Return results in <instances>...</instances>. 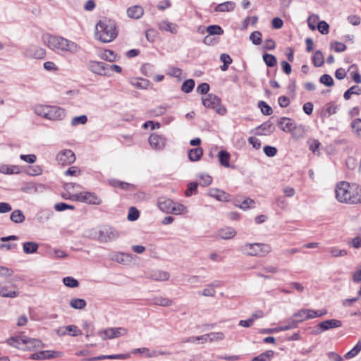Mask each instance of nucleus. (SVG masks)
Listing matches in <instances>:
<instances>
[{
    "label": "nucleus",
    "mask_w": 361,
    "mask_h": 361,
    "mask_svg": "<svg viewBox=\"0 0 361 361\" xmlns=\"http://www.w3.org/2000/svg\"><path fill=\"white\" fill-rule=\"evenodd\" d=\"M336 198L341 203L355 204L361 203V187L346 181L338 183L335 189Z\"/></svg>",
    "instance_id": "obj_1"
},
{
    "label": "nucleus",
    "mask_w": 361,
    "mask_h": 361,
    "mask_svg": "<svg viewBox=\"0 0 361 361\" xmlns=\"http://www.w3.org/2000/svg\"><path fill=\"white\" fill-rule=\"evenodd\" d=\"M43 41L49 49L54 51L75 54L79 49L76 43L60 36L46 35L43 36Z\"/></svg>",
    "instance_id": "obj_2"
},
{
    "label": "nucleus",
    "mask_w": 361,
    "mask_h": 361,
    "mask_svg": "<svg viewBox=\"0 0 361 361\" xmlns=\"http://www.w3.org/2000/svg\"><path fill=\"white\" fill-rule=\"evenodd\" d=\"M117 35L116 24L111 19L104 18L95 26V37L100 42H110L116 37Z\"/></svg>",
    "instance_id": "obj_3"
},
{
    "label": "nucleus",
    "mask_w": 361,
    "mask_h": 361,
    "mask_svg": "<svg viewBox=\"0 0 361 361\" xmlns=\"http://www.w3.org/2000/svg\"><path fill=\"white\" fill-rule=\"evenodd\" d=\"M240 251L245 255L264 257L271 251L270 245L266 243H245Z\"/></svg>",
    "instance_id": "obj_4"
},
{
    "label": "nucleus",
    "mask_w": 361,
    "mask_h": 361,
    "mask_svg": "<svg viewBox=\"0 0 361 361\" xmlns=\"http://www.w3.org/2000/svg\"><path fill=\"white\" fill-rule=\"evenodd\" d=\"M158 207L164 212L174 214H180L185 210L183 204H176L171 200L163 197L159 198Z\"/></svg>",
    "instance_id": "obj_5"
},
{
    "label": "nucleus",
    "mask_w": 361,
    "mask_h": 361,
    "mask_svg": "<svg viewBox=\"0 0 361 361\" xmlns=\"http://www.w3.org/2000/svg\"><path fill=\"white\" fill-rule=\"evenodd\" d=\"M203 105L207 108L213 109L216 114L224 116L226 114V107L221 104V99L214 94H209L205 97L202 98Z\"/></svg>",
    "instance_id": "obj_6"
},
{
    "label": "nucleus",
    "mask_w": 361,
    "mask_h": 361,
    "mask_svg": "<svg viewBox=\"0 0 361 361\" xmlns=\"http://www.w3.org/2000/svg\"><path fill=\"white\" fill-rule=\"evenodd\" d=\"M127 329L122 327L108 328L99 332V336L103 339H112L127 334Z\"/></svg>",
    "instance_id": "obj_7"
},
{
    "label": "nucleus",
    "mask_w": 361,
    "mask_h": 361,
    "mask_svg": "<svg viewBox=\"0 0 361 361\" xmlns=\"http://www.w3.org/2000/svg\"><path fill=\"white\" fill-rule=\"evenodd\" d=\"M75 200L92 204H100L102 203L101 199L95 195L94 193L89 192H82L74 195Z\"/></svg>",
    "instance_id": "obj_8"
},
{
    "label": "nucleus",
    "mask_w": 361,
    "mask_h": 361,
    "mask_svg": "<svg viewBox=\"0 0 361 361\" xmlns=\"http://www.w3.org/2000/svg\"><path fill=\"white\" fill-rule=\"evenodd\" d=\"M342 326V322L338 319H331L323 321L317 324V328L319 331H313V334H319L332 329L340 328Z\"/></svg>",
    "instance_id": "obj_9"
},
{
    "label": "nucleus",
    "mask_w": 361,
    "mask_h": 361,
    "mask_svg": "<svg viewBox=\"0 0 361 361\" xmlns=\"http://www.w3.org/2000/svg\"><path fill=\"white\" fill-rule=\"evenodd\" d=\"M93 237L97 238L101 242H108L116 239L118 237V233L111 227L104 226L99 231L98 235Z\"/></svg>",
    "instance_id": "obj_10"
},
{
    "label": "nucleus",
    "mask_w": 361,
    "mask_h": 361,
    "mask_svg": "<svg viewBox=\"0 0 361 361\" xmlns=\"http://www.w3.org/2000/svg\"><path fill=\"white\" fill-rule=\"evenodd\" d=\"M0 295L4 298H16L18 290L15 284L11 282L0 283Z\"/></svg>",
    "instance_id": "obj_11"
},
{
    "label": "nucleus",
    "mask_w": 361,
    "mask_h": 361,
    "mask_svg": "<svg viewBox=\"0 0 361 361\" xmlns=\"http://www.w3.org/2000/svg\"><path fill=\"white\" fill-rule=\"evenodd\" d=\"M149 144L155 150L163 149L166 145V139L161 135L152 133L148 138Z\"/></svg>",
    "instance_id": "obj_12"
},
{
    "label": "nucleus",
    "mask_w": 361,
    "mask_h": 361,
    "mask_svg": "<svg viewBox=\"0 0 361 361\" xmlns=\"http://www.w3.org/2000/svg\"><path fill=\"white\" fill-rule=\"evenodd\" d=\"M59 164L64 166L73 163L75 161V156L71 149H65L60 152L56 156Z\"/></svg>",
    "instance_id": "obj_13"
},
{
    "label": "nucleus",
    "mask_w": 361,
    "mask_h": 361,
    "mask_svg": "<svg viewBox=\"0 0 361 361\" xmlns=\"http://www.w3.org/2000/svg\"><path fill=\"white\" fill-rule=\"evenodd\" d=\"M62 353L54 350H42L39 353L31 354L30 359L31 360H46L62 356Z\"/></svg>",
    "instance_id": "obj_14"
},
{
    "label": "nucleus",
    "mask_w": 361,
    "mask_h": 361,
    "mask_svg": "<svg viewBox=\"0 0 361 361\" xmlns=\"http://www.w3.org/2000/svg\"><path fill=\"white\" fill-rule=\"evenodd\" d=\"M25 54L28 57L36 59H42L45 57L46 51L43 48L38 46L31 45L26 49Z\"/></svg>",
    "instance_id": "obj_15"
},
{
    "label": "nucleus",
    "mask_w": 361,
    "mask_h": 361,
    "mask_svg": "<svg viewBox=\"0 0 361 361\" xmlns=\"http://www.w3.org/2000/svg\"><path fill=\"white\" fill-rule=\"evenodd\" d=\"M224 338V334L222 332H211L207 334L199 336V342L204 343L207 342H214L222 341Z\"/></svg>",
    "instance_id": "obj_16"
},
{
    "label": "nucleus",
    "mask_w": 361,
    "mask_h": 361,
    "mask_svg": "<svg viewBox=\"0 0 361 361\" xmlns=\"http://www.w3.org/2000/svg\"><path fill=\"white\" fill-rule=\"evenodd\" d=\"M65 116V111L64 109L55 106H51L49 110V114L47 117V119L58 121L61 120Z\"/></svg>",
    "instance_id": "obj_17"
},
{
    "label": "nucleus",
    "mask_w": 361,
    "mask_h": 361,
    "mask_svg": "<svg viewBox=\"0 0 361 361\" xmlns=\"http://www.w3.org/2000/svg\"><path fill=\"white\" fill-rule=\"evenodd\" d=\"M24 343L23 350H34L37 348H40L43 347L42 342L36 338H31L29 337H25V340L23 341Z\"/></svg>",
    "instance_id": "obj_18"
},
{
    "label": "nucleus",
    "mask_w": 361,
    "mask_h": 361,
    "mask_svg": "<svg viewBox=\"0 0 361 361\" xmlns=\"http://www.w3.org/2000/svg\"><path fill=\"white\" fill-rule=\"evenodd\" d=\"M90 69L96 74L104 75L106 74L107 64L104 62L92 61L90 63Z\"/></svg>",
    "instance_id": "obj_19"
},
{
    "label": "nucleus",
    "mask_w": 361,
    "mask_h": 361,
    "mask_svg": "<svg viewBox=\"0 0 361 361\" xmlns=\"http://www.w3.org/2000/svg\"><path fill=\"white\" fill-rule=\"evenodd\" d=\"M25 336H18L11 337L6 340V343L11 346L23 350V348H25V344L23 342V341L25 340Z\"/></svg>",
    "instance_id": "obj_20"
},
{
    "label": "nucleus",
    "mask_w": 361,
    "mask_h": 361,
    "mask_svg": "<svg viewBox=\"0 0 361 361\" xmlns=\"http://www.w3.org/2000/svg\"><path fill=\"white\" fill-rule=\"evenodd\" d=\"M169 274L167 271H162V270H153L149 277L155 281H167L169 279Z\"/></svg>",
    "instance_id": "obj_21"
},
{
    "label": "nucleus",
    "mask_w": 361,
    "mask_h": 361,
    "mask_svg": "<svg viewBox=\"0 0 361 361\" xmlns=\"http://www.w3.org/2000/svg\"><path fill=\"white\" fill-rule=\"evenodd\" d=\"M144 10L140 6H133L128 8L127 15L129 18L138 19L142 16Z\"/></svg>",
    "instance_id": "obj_22"
},
{
    "label": "nucleus",
    "mask_w": 361,
    "mask_h": 361,
    "mask_svg": "<svg viewBox=\"0 0 361 361\" xmlns=\"http://www.w3.org/2000/svg\"><path fill=\"white\" fill-rule=\"evenodd\" d=\"M294 125L291 119L287 117H282L278 121V126L284 132L290 133Z\"/></svg>",
    "instance_id": "obj_23"
},
{
    "label": "nucleus",
    "mask_w": 361,
    "mask_h": 361,
    "mask_svg": "<svg viewBox=\"0 0 361 361\" xmlns=\"http://www.w3.org/2000/svg\"><path fill=\"white\" fill-rule=\"evenodd\" d=\"M159 28L162 31L170 32L173 34H176L178 32V25L166 20L160 22Z\"/></svg>",
    "instance_id": "obj_24"
},
{
    "label": "nucleus",
    "mask_w": 361,
    "mask_h": 361,
    "mask_svg": "<svg viewBox=\"0 0 361 361\" xmlns=\"http://www.w3.org/2000/svg\"><path fill=\"white\" fill-rule=\"evenodd\" d=\"M235 8V4L233 1H226L218 4L214 11L216 12H230Z\"/></svg>",
    "instance_id": "obj_25"
},
{
    "label": "nucleus",
    "mask_w": 361,
    "mask_h": 361,
    "mask_svg": "<svg viewBox=\"0 0 361 361\" xmlns=\"http://www.w3.org/2000/svg\"><path fill=\"white\" fill-rule=\"evenodd\" d=\"M236 234L235 230L232 228L227 227L220 229L218 231V236L221 239H231L233 238Z\"/></svg>",
    "instance_id": "obj_26"
},
{
    "label": "nucleus",
    "mask_w": 361,
    "mask_h": 361,
    "mask_svg": "<svg viewBox=\"0 0 361 361\" xmlns=\"http://www.w3.org/2000/svg\"><path fill=\"white\" fill-rule=\"evenodd\" d=\"M66 333H68L73 336H76L78 335L81 334V331L80 329H78L77 326H75L74 325H68V326H66L65 329H63L62 328L57 331V334L59 335H64Z\"/></svg>",
    "instance_id": "obj_27"
},
{
    "label": "nucleus",
    "mask_w": 361,
    "mask_h": 361,
    "mask_svg": "<svg viewBox=\"0 0 361 361\" xmlns=\"http://www.w3.org/2000/svg\"><path fill=\"white\" fill-rule=\"evenodd\" d=\"M202 154V149L201 147H196L189 150L188 158L191 161H197L200 159Z\"/></svg>",
    "instance_id": "obj_28"
},
{
    "label": "nucleus",
    "mask_w": 361,
    "mask_h": 361,
    "mask_svg": "<svg viewBox=\"0 0 361 361\" xmlns=\"http://www.w3.org/2000/svg\"><path fill=\"white\" fill-rule=\"evenodd\" d=\"M38 243L32 241L25 242L23 245V250L25 254H32L37 251Z\"/></svg>",
    "instance_id": "obj_29"
},
{
    "label": "nucleus",
    "mask_w": 361,
    "mask_h": 361,
    "mask_svg": "<svg viewBox=\"0 0 361 361\" xmlns=\"http://www.w3.org/2000/svg\"><path fill=\"white\" fill-rule=\"evenodd\" d=\"M290 133H291L292 137L294 139L298 140L304 137L305 130V128L301 125H294L293 128H292L291 131H290Z\"/></svg>",
    "instance_id": "obj_30"
},
{
    "label": "nucleus",
    "mask_w": 361,
    "mask_h": 361,
    "mask_svg": "<svg viewBox=\"0 0 361 361\" xmlns=\"http://www.w3.org/2000/svg\"><path fill=\"white\" fill-rule=\"evenodd\" d=\"M126 357V355L124 354H117V355H100L97 357H92L90 358H87L85 360L86 361H97V360H102L104 359H109V360H114V359H125Z\"/></svg>",
    "instance_id": "obj_31"
},
{
    "label": "nucleus",
    "mask_w": 361,
    "mask_h": 361,
    "mask_svg": "<svg viewBox=\"0 0 361 361\" xmlns=\"http://www.w3.org/2000/svg\"><path fill=\"white\" fill-rule=\"evenodd\" d=\"M10 219L16 224H20L25 221V216L21 210L16 209L11 214Z\"/></svg>",
    "instance_id": "obj_32"
},
{
    "label": "nucleus",
    "mask_w": 361,
    "mask_h": 361,
    "mask_svg": "<svg viewBox=\"0 0 361 361\" xmlns=\"http://www.w3.org/2000/svg\"><path fill=\"white\" fill-rule=\"evenodd\" d=\"M307 313V310L303 309L300 310V311H298V312L295 313L293 315L292 319H293L294 322H296L297 326L299 322L309 319Z\"/></svg>",
    "instance_id": "obj_33"
},
{
    "label": "nucleus",
    "mask_w": 361,
    "mask_h": 361,
    "mask_svg": "<svg viewBox=\"0 0 361 361\" xmlns=\"http://www.w3.org/2000/svg\"><path fill=\"white\" fill-rule=\"evenodd\" d=\"M220 164L225 166L229 167L230 154L226 151L221 150L218 154Z\"/></svg>",
    "instance_id": "obj_34"
},
{
    "label": "nucleus",
    "mask_w": 361,
    "mask_h": 361,
    "mask_svg": "<svg viewBox=\"0 0 361 361\" xmlns=\"http://www.w3.org/2000/svg\"><path fill=\"white\" fill-rule=\"evenodd\" d=\"M209 195L212 197H215L218 200H227L228 194H226L224 191L220 190L218 189H212L210 190Z\"/></svg>",
    "instance_id": "obj_35"
},
{
    "label": "nucleus",
    "mask_w": 361,
    "mask_h": 361,
    "mask_svg": "<svg viewBox=\"0 0 361 361\" xmlns=\"http://www.w3.org/2000/svg\"><path fill=\"white\" fill-rule=\"evenodd\" d=\"M154 304L156 305L169 307L173 304V301L167 298L159 297L154 299Z\"/></svg>",
    "instance_id": "obj_36"
},
{
    "label": "nucleus",
    "mask_w": 361,
    "mask_h": 361,
    "mask_svg": "<svg viewBox=\"0 0 361 361\" xmlns=\"http://www.w3.org/2000/svg\"><path fill=\"white\" fill-rule=\"evenodd\" d=\"M273 350H267L259 355L255 357L251 361H270L271 358L274 356Z\"/></svg>",
    "instance_id": "obj_37"
},
{
    "label": "nucleus",
    "mask_w": 361,
    "mask_h": 361,
    "mask_svg": "<svg viewBox=\"0 0 361 361\" xmlns=\"http://www.w3.org/2000/svg\"><path fill=\"white\" fill-rule=\"evenodd\" d=\"M50 106H51L37 105L35 107V112L37 115L47 118Z\"/></svg>",
    "instance_id": "obj_38"
},
{
    "label": "nucleus",
    "mask_w": 361,
    "mask_h": 361,
    "mask_svg": "<svg viewBox=\"0 0 361 361\" xmlns=\"http://www.w3.org/2000/svg\"><path fill=\"white\" fill-rule=\"evenodd\" d=\"M361 94V87L357 85H354L350 87L343 94V97L345 99H350L352 94L359 95Z\"/></svg>",
    "instance_id": "obj_39"
},
{
    "label": "nucleus",
    "mask_w": 361,
    "mask_h": 361,
    "mask_svg": "<svg viewBox=\"0 0 361 361\" xmlns=\"http://www.w3.org/2000/svg\"><path fill=\"white\" fill-rule=\"evenodd\" d=\"M86 305V301L84 299L75 298L70 301V305L74 309L82 310Z\"/></svg>",
    "instance_id": "obj_40"
},
{
    "label": "nucleus",
    "mask_w": 361,
    "mask_h": 361,
    "mask_svg": "<svg viewBox=\"0 0 361 361\" xmlns=\"http://www.w3.org/2000/svg\"><path fill=\"white\" fill-rule=\"evenodd\" d=\"M313 64L316 67H320L323 65L324 60V56L320 51H316L313 58H312Z\"/></svg>",
    "instance_id": "obj_41"
},
{
    "label": "nucleus",
    "mask_w": 361,
    "mask_h": 361,
    "mask_svg": "<svg viewBox=\"0 0 361 361\" xmlns=\"http://www.w3.org/2000/svg\"><path fill=\"white\" fill-rule=\"evenodd\" d=\"M361 351V341H359L355 346L349 352H348L344 357L345 359H350L356 356Z\"/></svg>",
    "instance_id": "obj_42"
},
{
    "label": "nucleus",
    "mask_w": 361,
    "mask_h": 361,
    "mask_svg": "<svg viewBox=\"0 0 361 361\" xmlns=\"http://www.w3.org/2000/svg\"><path fill=\"white\" fill-rule=\"evenodd\" d=\"M263 60L266 65L269 67H274L276 65L277 63L276 58L270 54H263Z\"/></svg>",
    "instance_id": "obj_43"
},
{
    "label": "nucleus",
    "mask_w": 361,
    "mask_h": 361,
    "mask_svg": "<svg viewBox=\"0 0 361 361\" xmlns=\"http://www.w3.org/2000/svg\"><path fill=\"white\" fill-rule=\"evenodd\" d=\"M195 87V81L192 79L186 80L182 85L181 90L185 93L190 92Z\"/></svg>",
    "instance_id": "obj_44"
},
{
    "label": "nucleus",
    "mask_w": 361,
    "mask_h": 361,
    "mask_svg": "<svg viewBox=\"0 0 361 361\" xmlns=\"http://www.w3.org/2000/svg\"><path fill=\"white\" fill-rule=\"evenodd\" d=\"M207 32L209 33V35H220L224 33L223 29L219 25H216L208 26L207 27Z\"/></svg>",
    "instance_id": "obj_45"
},
{
    "label": "nucleus",
    "mask_w": 361,
    "mask_h": 361,
    "mask_svg": "<svg viewBox=\"0 0 361 361\" xmlns=\"http://www.w3.org/2000/svg\"><path fill=\"white\" fill-rule=\"evenodd\" d=\"M329 252L332 257H343L347 255V251L345 250H341L335 247H330Z\"/></svg>",
    "instance_id": "obj_46"
},
{
    "label": "nucleus",
    "mask_w": 361,
    "mask_h": 361,
    "mask_svg": "<svg viewBox=\"0 0 361 361\" xmlns=\"http://www.w3.org/2000/svg\"><path fill=\"white\" fill-rule=\"evenodd\" d=\"M101 58L104 60L113 62L116 61V56L114 52L111 50H104L101 54Z\"/></svg>",
    "instance_id": "obj_47"
},
{
    "label": "nucleus",
    "mask_w": 361,
    "mask_h": 361,
    "mask_svg": "<svg viewBox=\"0 0 361 361\" xmlns=\"http://www.w3.org/2000/svg\"><path fill=\"white\" fill-rule=\"evenodd\" d=\"M63 282L66 286L70 288H76L79 286L78 280L71 276L63 278Z\"/></svg>",
    "instance_id": "obj_48"
},
{
    "label": "nucleus",
    "mask_w": 361,
    "mask_h": 361,
    "mask_svg": "<svg viewBox=\"0 0 361 361\" xmlns=\"http://www.w3.org/2000/svg\"><path fill=\"white\" fill-rule=\"evenodd\" d=\"M0 172L4 174H13L17 173L18 168L16 166H8L7 165H4L0 168Z\"/></svg>",
    "instance_id": "obj_49"
},
{
    "label": "nucleus",
    "mask_w": 361,
    "mask_h": 361,
    "mask_svg": "<svg viewBox=\"0 0 361 361\" xmlns=\"http://www.w3.org/2000/svg\"><path fill=\"white\" fill-rule=\"evenodd\" d=\"M250 39L255 45H259L262 43V34L259 31H254L250 36Z\"/></svg>",
    "instance_id": "obj_50"
},
{
    "label": "nucleus",
    "mask_w": 361,
    "mask_h": 361,
    "mask_svg": "<svg viewBox=\"0 0 361 361\" xmlns=\"http://www.w3.org/2000/svg\"><path fill=\"white\" fill-rule=\"evenodd\" d=\"M259 107L261 109V111L263 114L269 116L272 114L273 110L265 102L261 101L258 104Z\"/></svg>",
    "instance_id": "obj_51"
},
{
    "label": "nucleus",
    "mask_w": 361,
    "mask_h": 361,
    "mask_svg": "<svg viewBox=\"0 0 361 361\" xmlns=\"http://www.w3.org/2000/svg\"><path fill=\"white\" fill-rule=\"evenodd\" d=\"M353 130L361 137V119L356 118L351 123Z\"/></svg>",
    "instance_id": "obj_52"
},
{
    "label": "nucleus",
    "mask_w": 361,
    "mask_h": 361,
    "mask_svg": "<svg viewBox=\"0 0 361 361\" xmlns=\"http://www.w3.org/2000/svg\"><path fill=\"white\" fill-rule=\"evenodd\" d=\"M307 144H308L310 149L313 153H315L321 145V143L319 142V140H315V139H309L307 140Z\"/></svg>",
    "instance_id": "obj_53"
},
{
    "label": "nucleus",
    "mask_w": 361,
    "mask_h": 361,
    "mask_svg": "<svg viewBox=\"0 0 361 361\" xmlns=\"http://www.w3.org/2000/svg\"><path fill=\"white\" fill-rule=\"evenodd\" d=\"M319 81L321 83H322L328 87H331L334 85V80L331 78V76H330L328 74L322 75L320 77Z\"/></svg>",
    "instance_id": "obj_54"
},
{
    "label": "nucleus",
    "mask_w": 361,
    "mask_h": 361,
    "mask_svg": "<svg viewBox=\"0 0 361 361\" xmlns=\"http://www.w3.org/2000/svg\"><path fill=\"white\" fill-rule=\"evenodd\" d=\"M139 211L134 207H131L129 209L128 214V219L129 221H135L139 217Z\"/></svg>",
    "instance_id": "obj_55"
},
{
    "label": "nucleus",
    "mask_w": 361,
    "mask_h": 361,
    "mask_svg": "<svg viewBox=\"0 0 361 361\" xmlns=\"http://www.w3.org/2000/svg\"><path fill=\"white\" fill-rule=\"evenodd\" d=\"M298 326L296 325V322H294L293 319H291L288 325L281 326L277 328H275L276 331H283L292 329L296 328Z\"/></svg>",
    "instance_id": "obj_56"
},
{
    "label": "nucleus",
    "mask_w": 361,
    "mask_h": 361,
    "mask_svg": "<svg viewBox=\"0 0 361 361\" xmlns=\"http://www.w3.org/2000/svg\"><path fill=\"white\" fill-rule=\"evenodd\" d=\"M317 28L322 35H326L329 33V26L328 23L324 20L318 23Z\"/></svg>",
    "instance_id": "obj_57"
},
{
    "label": "nucleus",
    "mask_w": 361,
    "mask_h": 361,
    "mask_svg": "<svg viewBox=\"0 0 361 361\" xmlns=\"http://www.w3.org/2000/svg\"><path fill=\"white\" fill-rule=\"evenodd\" d=\"M255 202L251 198H246L242 203L239 205V207L243 209H247L248 208L255 207Z\"/></svg>",
    "instance_id": "obj_58"
},
{
    "label": "nucleus",
    "mask_w": 361,
    "mask_h": 361,
    "mask_svg": "<svg viewBox=\"0 0 361 361\" xmlns=\"http://www.w3.org/2000/svg\"><path fill=\"white\" fill-rule=\"evenodd\" d=\"M167 107L165 106H159L150 111V113L154 116H159L163 115L166 111Z\"/></svg>",
    "instance_id": "obj_59"
},
{
    "label": "nucleus",
    "mask_w": 361,
    "mask_h": 361,
    "mask_svg": "<svg viewBox=\"0 0 361 361\" xmlns=\"http://www.w3.org/2000/svg\"><path fill=\"white\" fill-rule=\"evenodd\" d=\"M318 20H319V16L317 15H312L308 18L307 24H308L309 27L312 30H315V29H316L315 24L317 23Z\"/></svg>",
    "instance_id": "obj_60"
},
{
    "label": "nucleus",
    "mask_w": 361,
    "mask_h": 361,
    "mask_svg": "<svg viewBox=\"0 0 361 361\" xmlns=\"http://www.w3.org/2000/svg\"><path fill=\"white\" fill-rule=\"evenodd\" d=\"M87 121V118L85 115H82L80 116L74 117L71 121V124L73 126H76L78 124H85Z\"/></svg>",
    "instance_id": "obj_61"
},
{
    "label": "nucleus",
    "mask_w": 361,
    "mask_h": 361,
    "mask_svg": "<svg viewBox=\"0 0 361 361\" xmlns=\"http://www.w3.org/2000/svg\"><path fill=\"white\" fill-rule=\"evenodd\" d=\"M212 178L209 175H202L200 176V185H202L203 187L209 185L212 183Z\"/></svg>",
    "instance_id": "obj_62"
},
{
    "label": "nucleus",
    "mask_w": 361,
    "mask_h": 361,
    "mask_svg": "<svg viewBox=\"0 0 361 361\" xmlns=\"http://www.w3.org/2000/svg\"><path fill=\"white\" fill-rule=\"evenodd\" d=\"M259 130H262L263 133H260V135H268L273 132V129H271V125L268 123H264L258 127Z\"/></svg>",
    "instance_id": "obj_63"
},
{
    "label": "nucleus",
    "mask_w": 361,
    "mask_h": 361,
    "mask_svg": "<svg viewBox=\"0 0 361 361\" xmlns=\"http://www.w3.org/2000/svg\"><path fill=\"white\" fill-rule=\"evenodd\" d=\"M263 150L265 154L268 157H274L277 153L276 148L271 146H265Z\"/></svg>",
    "instance_id": "obj_64"
}]
</instances>
